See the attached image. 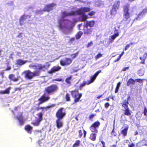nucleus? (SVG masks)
Returning <instances> with one entry per match:
<instances>
[{"mask_svg": "<svg viewBox=\"0 0 147 147\" xmlns=\"http://www.w3.org/2000/svg\"><path fill=\"white\" fill-rule=\"evenodd\" d=\"M58 89L57 85L55 84L46 87L45 89V92L38 100L39 101L38 104H41L49 100L50 97L48 95L54 93L57 91Z\"/></svg>", "mask_w": 147, "mask_h": 147, "instance_id": "nucleus-1", "label": "nucleus"}, {"mask_svg": "<svg viewBox=\"0 0 147 147\" xmlns=\"http://www.w3.org/2000/svg\"><path fill=\"white\" fill-rule=\"evenodd\" d=\"M90 10V8L87 7H82L75 11H72L69 12L64 11L62 12L61 15L63 17L70 16L82 15L86 12H87Z\"/></svg>", "mask_w": 147, "mask_h": 147, "instance_id": "nucleus-2", "label": "nucleus"}, {"mask_svg": "<svg viewBox=\"0 0 147 147\" xmlns=\"http://www.w3.org/2000/svg\"><path fill=\"white\" fill-rule=\"evenodd\" d=\"M130 5L129 4L127 3L126 5L123 6V20L124 22H126L128 20L129 22L126 23V24L129 23L131 19H130V13L129 11Z\"/></svg>", "mask_w": 147, "mask_h": 147, "instance_id": "nucleus-3", "label": "nucleus"}, {"mask_svg": "<svg viewBox=\"0 0 147 147\" xmlns=\"http://www.w3.org/2000/svg\"><path fill=\"white\" fill-rule=\"evenodd\" d=\"M101 70H99L96 72L93 75L90 77V80L87 82L85 81H84L79 86L80 89H81L82 87H83L86 85H89L90 84L93 83L96 80L97 77L99 74L101 73Z\"/></svg>", "mask_w": 147, "mask_h": 147, "instance_id": "nucleus-4", "label": "nucleus"}, {"mask_svg": "<svg viewBox=\"0 0 147 147\" xmlns=\"http://www.w3.org/2000/svg\"><path fill=\"white\" fill-rule=\"evenodd\" d=\"M25 77L27 79L30 80L34 77L38 76L40 73L39 71H36L32 72L28 70L24 71Z\"/></svg>", "mask_w": 147, "mask_h": 147, "instance_id": "nucleus-5", "label": "nucleus"}, {"mask_svg": "<svg viewBox=\"0 0 147 147\" xmlns=\"http://www.w3.org/2000/svg\"><path fill=\"white\" fill-rule=\"evenodd\" d=\"M70 93L71 95L74 98V102L76 103L79 102L82 96V93L78 94V90L77 89L71 90V91Z\"/></svg>", "mask_w": 147, "mask_h": 147, "instance_id": "nucleus-6", "label": "nucleus"}, {"mask_svg": "<svg viewBox=\"0 0 147 147\" xmlns=\"http://www.w3.org/2000/svg\"><path fill=\"white\" fill-rule=\"evenodd\" d=\"M100 124V122L98 121L94 122L90 127V130L92 133H97L98 132V129Z\"/></svg>", "mask_w": 147, "mask_h": 147, "instance_id": "nucleus-7", "label": "nucleus"}, {"mask_svg": "<svg viewBox=\"0 0 147 147\" xmlns=\"http://www.w3.org/2000/svg\"><path fill=\"white\" fill-rule=\"evenodd\" d=\"M120 5V1L119 0L115 1L112 6L110 10L111 14L115 15L116 13L117 10L119 9Z\"/></svg>", "mask_w": 147, "mask_h": 147, "instance_id": "nucleus-8", "label": "nucleus"}, {"mask_svg": "<svg viewBox=\"0 0 147 147\" xmlns=\"http://www.w3.org/2000/svg\"><path fill=\"white\" fill-rule=\"evenodd\" d=\"M29 67L31 68L34 67V68L36 69V71H39L40 73L42 71H45L46 68L45 65L38 64L36 65L35 64L32 63L29 65Z\"/></svg>", "mask_w": 147, "mask_h": 147, "instance_id": "nucleus-9", "label": "nucleus"}, {"mask_svg": "<svg viewBox=\"0 0 147 147\" xmlns=\"http://www.w3.org/2000/svg\"><path fill=\"white\" fill-rule=\"evenodd\" d=\"M43 112H40L36 114L38 118L35 121L32 123V124L35 126H38L40 122L43 119V116L44 115Z\"/></svg>", "mask_w": 147, "mask_h": 147, "instance_id": "nucleus-10", "label": "nucleus"}, {"mask_svg": "<svg viewBox=\"0 0 147 147\" xmlns=\"http://www.w3.org/2000/svg\"><path fill=\"white\" fill-rule=\"evenodd\" d=\"M63 108L61 107L57 110L55 114L57 119H62L65 116L66 112L63 111Z\"/></svg>", "mask_w": 147, "mask_h": 147, "instance_id": "nucleus-11", "label": "nucleus"}, {"mask_svg": "<svg viewBox=\"0 0 147 147\" xmlns=\"http://www.w3.org/2000/svg\"><path fill=\"white\" fill-rule=\"evenodd\" d=\"M127 104L125 103L123 105H121L123 107L125 110H124L123 114L121 115V116L124 115H125L128 116H130L131 115V112L130 110L128 107Z\"/></svg>", "mask_w": 147, "mask_h": 147, "instance_id": "nucleus-12", "label": "nucleus"}, {"mask_svg": "<svg viewBox=\"0 0 147 147\" xmlns=\"http://www.w3.org/2000/svg\"><path fill=\"white\" fill-rule=\"evenodd\" d=\"M72 59L69 58L65 57L64 59H61L60 61L61 65L62 66H66L70 65L72 62Z\"/></svg>", "mask_w": 147, "mask_h": 147, "instance_id": "nucleus-13", "label": "nucleus"}, {"mask_svg": "<svg viewBox=\"0 0 147 147\" xmlns=\"http://www.w3.org/2000/svg\"><path fill=\"white\" fill-rule=\"evenodd\" d=\"M56 5V4L54 3L47 4L45 6L43 10L44 11L49 12L53 10Z\"/></svg>", "mask_w": 147, "mask_h": 147, "instance_id": "nucleus-14", "label": "nucleus"}, {"mask_svg": "<svg viewBox=\"0 0 147 147\" xmlns=\"http://www.w3.org/2000/svg\"><path fill=\"white\" fill-rule=\"evenodd\" d=\"M55 106V104H52L51 105H48L46 107H37L36 109V110L37 111H39L40 109H42V112L45 111H47L48 109H49V108L54 107Z\"/></svg>", "mask_w": 147, "mask_h": 147, "instance_id": "nucleus-15", "label": "nucleus"}, {"mask_svg": "<svg viewBox=\"0 0 147 147\" xmlns=\"http://www.w3.org/2000/svg\"><path fill=\"white\" fill-rule=\"evenodd\" d=\"M93 30V29L88 27L84 25L83 31L84 34H91Z\"/></svg>", "mask_w": 147, "mask_h": 147, "instance_id": "nucleus-16", "label": "nucleus"}, {"mask_svg": "<svg viewBox=\"0 0 147 147\" xmlns=\"http://www.w3.org/2000/svg\"><path fill=\"white\" fill-rule=\"evenodd\" d=\"M61 67L59 66H54L48 72L50 74L53 73L55 71H59L61 69Z\"/></svg>", "mask_w": 147, "mask_h": 147, "instance_id": "nucleus-17", "label": "nucleus"}, {"mask_svg": "<svg viewBox=\"0 0 147 147\" xmlns=\"http://www.w3.org/2000/svg\"><path fill=\"white\" fill-rule=\"evenodd\" d=\"M62 119H57L56 121V124L57 128L59 129L61 127L63 126V121Z\"/></svg>", "mask_w": 147, "mask_h": 147, "instance_id": "nucleus-18", "label": "nucleus"}, {"mask_svg": "<svg viewBox=\"0 0 147 147\" xmlns=\"http://www.w3.org/2000/svg\"><path fill=\"white\" fill-rule=\"evenodd\" d=\"M29 16L28 15H26L24 14L22 15L20 17L19 19V23L21 25H22L24 24V21L26 19V17Z\"/></svg>", "mask_w": 147, "mask_h": 147, "instance_id": "nucleus-19", "label": "nucleus"}, {"mask_svg": "<svg viewBox=\"0 0 147 147\" xmlns=\"http://www.w3.org/2000/svg\"><path fill=\"white\" fill-rule=\"evenodd\" d=\"M28 62V61L27 60L24 61L22 59H19L16 60V64L17 65L21 66L24 64Z\"/></svg>", "mask_w": 147, "mask_h": 147, "instance_id": "nucleus-20", "label": "nucleus"}, {"mask_svg": "<svg viewBox=\"0 0 147 147\" xmlns=\"http://www.w3.org/2000/svg\"><path fill=\"white\" fill-rule=\"evenodd\" d=\"M128 128V127H126L121 131V134L122 135L123 137H125L127 136Z\"/></svg>", "mask_w": 147, "mask_h": 147, "instance_id": "nucleus-21", "label": "nucleus"}, {"mask_svg": "<svg viewBox=\"0 0 147 147\" xmlns=\"http://www.w3.org/2000/svg\"><path fill=\"white\" fill-rule=\"evenodd\" d=\"M9 78L11 81L17 82L18 81L19 77L15 78V75L13 74H10L8 76Z\"/></svg>", "mask_w": 147, "mask_h": 147, "instance_id": "nucleus-22", "label": "nucleus"}, {"mask_svg": "<svg viewBox=\"0 0 147 147\" xmlns=\"http://www.w3.org/2000/svg\"><path fill=\"white\" fill-rule=\"evenodd\" d=\"M95 23L94 21V20H91L90 21H87L86 22V24L84 26L88 27V26L91 28L93 27Z\"/></svg>", "mask_w": 147, "mask_h": 147, "instance_id": "nucleus-23", "label": "nucleus"}, {"mask_svg": "<svg viewBox=\"0 0 147 147\" xmlns=\"http://www.w3.org/2000/svg\"><path fill=\"white\" fill-rule=\"evenodd\" d=\"M135 81L132 78H129L127 81V86H129L135 84Z\"/></svg>", "mask_w": 147, "mask_h": 147, "instance_id": "nucleus-24", "label": "nucleus"}, {"mask_svg": "<svg viewBox=\"0 0 147 147\" xmlns=\"http://www.w3.org/2000/svg\"><path fill=\"white\" fill-rule=\"evenodd\" d=\"M68 22H64L63 23V25H62V24H60L59 25V27L61 29H66L68 30L69 29V28L68 26Z\"/></svg>", "mask_w": 147, "mask_h": 147, "instance_id": "nucleus-25", "label": "nucleus"}, {"mask_svg": "<svg viewBox=\"0 0 147 147\" xmlns=\"http://www.w3.org/2000/svg\"><path fill=\"white\" fill-rule=\"evenodd\" d=\"M25 130L30 134H31L32 130V127L29 125H27L24 127Z\"/></svg>", "mask_w": 147, "mask_h": 147, "instance_id": "nucleus-26", "label": "nucleus"}, {"mask_svg": "<svg viewBox=\"0 0 147 147\" xmlns=\"http://www.w3.org/2000/svg\"><path fill=\"white\" fill-rule=\"evenodd\" d=\"M96 134L94 133H91L89 139L92 141H95L96 137Z\"/></svg>", "mask_w": 147, "mask_h": 147, "instance_id": "nucleus-27", "label": "nucleus"}, {"mask_svg": "<svg viewBox=\"0 0 147 147\" xmlns=\"http://www.w3.org/2000/svg\"><path fill=\"white\" fill-rule=\"evenodd\" d=\"M17 118L19 120L20 124L21 125H22L24 123V120H23L22 115H21L17 117Z\"/></svg>", "mask_w": 147, "mask_h": 147, "instance_id": "nucleus-28", "label": "nucleus"}, {"mask_svg": "<svg viewBox=\"0 0 147 147\" xmlns=\"http://www.w3.org/2000/svg\"><path fill=\"white\" fill-rule=\"evenodd\" d=\"M145 71L142 69H139L137 72L138 74L140 76H143L144 74Z\"/></svg>", "mask_w": 147, "mask_h": 147, "instance_id": "nucleus-29", "label": "nucleus"}, {"mask_svg": "<svg viewBox=\"0 0 147 147\" xmlns=\"http://www.w3.org/2000/svg\"><path fill=\"white\" fill-rule=\"evenodd\" d=\"M10 88H7L5 90H1L0 91V94H8L10 92L9 90H10Z\"/></svg>", "mask_w": 147, "mask_h": 147, "instance_id": "nucleus-30", "label": "nucleus"}, {"mask_svg": "<svg viewBox=\"0 0 147 147\" xmlns=\"http://www.w3.org/2000/svg\"><path fill=\"white\" fill-rule=\"evenodd\" d=\"M83 32L79 31L77 33L76 35V38L77 39H79L81 37V36L83 34Z\"/></svg>", "mask_w": 147, "mask_h": 147, "instance_id": "nucleus-31", "label": "nucleus"}, {"mask_svg": "<svg viewBox=\"0 0 147 147\" xmlns=\"http://www.w3.org/2000/svg\"><path fill=\"white\" fill-rule=\"evenodd\" d=\"M144 57V58L142 57H140V59L141 61L139 63L140 64H142L143 65L145 64V61L146 58L145 57Z\"/></svg>", "mask_w": 147, "mask_h": 147, "instance_id": "nucleus-32", "label": "nucleus"}, {"mask_svg": "<svg viewBox=\"0 0 147 147\" xmlns=\"http://www.w3.org/2000/svg\"><path fill=\"white\" fill-rule=\"evenodd\" d=\"M119 33L118 32L117 33L114 34L113 35H112L111 36V41H113L114 40H115V38L119 36Z\"/></svg>", "mask_w": 147, "mask_h": 147, "instance_id": "nucleus-33", "label": "nucleus"}, {"mask_svg": "<svg viewBox=\"0 0 147 147\" xmlns=\"http://www.w3.org/2000/svg\"><path fill=\"white\" fill-rule=\"evenodd\" d=\"M130 98V95H129L127 96V99L125 100L123 102L121 103V105H123L125 103L127 104V105H128L129 104L128 100Z\"/></svg>", "mask_w": 147, "mask_h": 147, "instance_id": "nucleus-34", "label": "nucleus"}, {"mask_svg": "<svg viewBox=\"0 0 147 147\" xmlns=\"http://www.w3.org/2000/svg\"><path fill=\"white\" fill-rule=\"evenodd\" d=\"M121 84V83L120 82H119L117 83L115 91V93H116L118 92Z\"/></svg>", "mask_w": 147, "mask_h": 147, "instance_id": "nucleus-35", "label": "nucleus"}, {"mask_svg": "<svg viewBox=\"0 0 147 147\" xmlns=\"http://www.w3.org/2000/svg\"><path fill=\"white\" fill-rule=\"evenodd\" d=\"M72 77V76L71 75L69 77L66 78L65 80V81L67 83L69 84H71L70 80H71Z\"/></svg>", "mask_w": 147, "mask_h": 147, "instance_id": "nucleus-36", "label": "nucleus"}, {"mask_svg": "<svg viewBox=\"0 0 147 147\" xmlns=\"http://www.w3.org/2000/svg\"><path fill=\"white\" fill-rule=\"evenodd\" d=\"M85 13H84L83 14L81 15H82V16L81 18V21L82 22H85L86 19L88 18V16L86 15H84Z\"/></svg>", "mask_w": 147, "mask_h": 147, "instance_id": "nucleus-37", "label": "nucleus"}, {"mask_svg": "<svg viewBox=\"0 0 147 147\" xmlns=\"http://www.w3.org/2000/svg\"><path fill=\"white\" fill-rule=\"evenodd\" d=\"M80 143V140H76L73 144L72 147H77L79 146Z\"/></svg>", "mask_w": 147, "mask_h": 147, "instance_id": "nucleus-38", "label": "nucleus"}, {"mask_svg": "<svg viewBox=\"0 0 147 147\" xmlns=\"http://www.w3.org/2000/svg\"><path fill=\"white\" fill-rule=\"evenodd\" d=\"M65 98L66 101H69L70 100V94L68 93H66L65 96Z\"/></svg>", "mask_w": 147, "mask_h": 147, "instance_id": "nucleus-39", "label": "nucleus"}, {"mask_svg": "<svg viewBox=\"0 0 147 147\" xmlns=\"http://www.w3.org/2000/svg\"><path fill=\"white\" fill-rule=\"evenodd\" d=\"M79 53V51H78L75 53L71 54V56L72 59H73L76 58L78 55Z\"/></svg>", "mask_w": 147, "mask_h": 147, "instance_id": "nucleus-40", "label": "nucleus"}, {"mask_svg": "<svg viewBox=\"0 0 147 147\" xmlns=\"http://www.w3.org/2000/svg\"><path fill=\"white\" fill-rule=\"evenodd\" d=\"M111 135L114 137L116 136L117 135V133L115 131V126H113V129L111 132Z\"/></svg>", "mask_w": 147, "mask_h": 147, "instance_id": "nucleus-41", "label": "nucleus"}, {"mask_svg": "<svg viewBox=\"0 0 147 147\" xmlns=\"http://www.w3.org/2000/svg\"><path fill=\"white\" fill-rule=\"evenodd\" d=\"M134 44V43L133 42H131L129 44L127 45L124 48V50L126 51L130 47V45H133Z\"/></svg>", "mask_w": 147, "mask_h": 147, "instance_id": "nucleus-42", "label": "nucleus"}, {"mask_svg": "<svg viewBox=\"0 0 147 147\" xmlns=\"http://www.w3.org/2000/svg\"><path fill=\"white\" fill-rule=\"evenodd\" d=\"M43 11H44L43 10V9L37 10L35 11V13L36 14H42L43 13Z\"/></svg>", "mask_w": 147, "mask_h": 147, "instance_id": "nucleus-43", "label": "nucleus"}, {"mask_svg": "<svg viewBox=\"0 0 147 147\" xmlns=\"http://www.w3.org/2000/svg\"><path fill=\"white\" fill-rule=\"evenodd\" d=\"M96 115V114H92L90 115L89 117V120L91 121H93V117Z\"/></svg>", "mask_w": 147, "mask_h": 147, "instance_id": "nucleus-44", "label": "nucleus"}, {"mask_svg": "<svg viewBox=\"0 0 147 147\" xmlns=\"http://www.w3.org/2000/svg\"><path fill=\"white\" fill-rule=\"evenodd\" d=\"M144 79H141L140 78L136 79L135 80V82L136 81L138 82H139L140 83H142L143 82V80H144Z\"/></svg>", "mask_w": 147, "mask_h": 147, "instance_id": "nucleus-45", "label": "nucleus"}, {"mask_svg": "<svg viewBox=\"0 0 147 147\" xmlns=\"http://www.w3.org/2000/svg\"><path fill=\"white\" fill-rule=\"evenodd\" d=\"M95 13V12L94 11H92L89 12L88 14L90 16H92L94 15Z\"/></svg>", "mask_w": 147, "mask_h": 147, "instance_id": "nucleus-46", "label": "nucleus"}, {"mask_svg": "<svg viewBox=\"0 0 147 147\" xmlns=\"http://www.w3.org/2000/svg\"><path fill=\"white\" fill-rule=\"evenodd\" d=\"M102 56V55L100 53H98V54H97L96 56L95 57V58L96 59H98L101 57Z\"/></svg>", "mask_w": 147, "mask_h": 147, "instance_id": "nucleus-47", "label": "nucleus"}, {"mask_svg": "<svg viewBox=\"0 0 147 147\" xmlns=\"http://www.w3.org/2000/svg\"><path fill=\"white\" fill-rule=\"evenodd\" d=\"M143 113L145 116H147V109L146 107H144Z\"/></svg>", "mask_w": 147, "mask_h": 147, "instance_id": "nucleus-48", "label": "nucleus"}, {"mask_svg": "<svg viewBox=\"0 0 147 147\" xmlns=\"http://www.w3.org/2000/svg\"><path fill=\"white\" fill-rule=\"evenodd\" d=\"M93 44V42L92 41H91L90 42H89L87 45L86 46V47L87 48H88L90 47H91Z\"/></svg>", "mask_w": 147, "mask_h": 147, "instance_id": "nucleus-49", "label": "nucleus"}, {"mask_svg": "<svg viewBox=\"0 0 147 147\" xmlns=\"http://www.w3.org/2000/svg\"><path fill=\"white\" fill-rule=\"evenodd\" d=\"M63 81V79L61 78H56L53 80V81Z\"/></svg>", "mask_w": 147, "mask_h": 147, "instance_id": "nucleus-50", "label": "nucleus"}, {"mask_svg": "<svg viewBox=\"0 0 147 147\" xmlns=\"http://www.w3.org/2000/svg\"><path fill=\"white\" fill-rule=\"evenodd\" d=\"M129 69V67H127L123 68L121 70V71H125L127 70H128Z\"/></svg>", "mask_w": 147, "mask_h": 147, "instance_id": "nucleus-51", "label": "nucleus"}, {"mask_svg": "<svg viewBox=\"0 0 147 147\" xmlns=\"http://www.w3.org/2000/svg\"><path fill=\"white\" fill-rule=\"evenodd\" d=\"M79 137L80 138H81L83 135V134L82 132V130H79L78 131Z\"/></svg>", "mask_w": 147, "mask_h": 147, "instance_id": "nucleus-52", "label": "nucleus"}, {"mask_svg": "<svg viewBox=\"0 0 147 147\" xmlns=\"http://www.w3.org/2000/svg\"><path fill=\"white\" fill-rule=\"evenodd\" d=\"M110 104L108 102L105 103L104 104L105 107L106 109L108 108Z\"/></svg>", "mask_w": 147, "mask_h": 147, "instance_id": "nucleus-53", "label": "nucleus"}, {"mask_svg": "<svg viewBox=\"0 0 147 147\" xmlns=\"http://www.w3.org/2000/svg\"><path fill=\"white\" fill-rule=\"evenodd\" d=\"M142 143V142H139L138 143H137V146H138V147H141V146H143L144 145H145V144H141Z\"/></svg>", "mask_w": 147, "mask_h": 147, "instance_id": "nucleus-54", "label": "nucleus"}, {"mask_svg": "<svg viewBox=\"0 0 147 147\" xmlns=\"http://www.w3.org/2000/svg\"><path fill=\"white\" fill-rule=\"evenodd\" d=\"M22 33H20L17 36V37L21 38L22 37Z\"/></svg>", "mask_w": 147, "mask_h": 147, "instance_id": "nucleus-55", "label": "nucleus"}, {"mask_svg": "<svg viewBox=\"0 0 147 147\" xmlns=\"http://www.w3.org/2000/svg\"><path fill=\"white\" fill-rule=\"evenodd\" d=\"M83 132H84V134L83 137L84 138H85L86 136V135L87 132H86V131L84 129H83Z\"/></svg>", "mask_w": 147, "mask_h": 147, "instance_id": "nucleus-56", "label": "nucleus"}, {"mask_svg": "<svg viewBox=\"0 0 147 147\" xmlns=\"http://www.w3.org/2000/svg\"><path fill=\"white\" fill-rule=\"evenodd\" d=\"M4 74V72L3 71H2L0 72V75L1 76L2 78H3L4 77V76H3Z\"/></svg>", "mask_w": 147, "mask_h": 147, "instance_id": "nucleus-57", "label": "nucleus"}, {"mask_svg": "<svg viewBox=\"0 0 147 147\" xmlns=\"http://www.w3.org/2000/svg\"><path fill=\"white\" fill-rule=\"evenodd\" d=\"M124 53V52L123 51L121 53L120 55L119 56L120 58L123 55Z\"/></svg>", "mask_w": 147, "mask_h": 147, "instance_id": "nucleus-58", "label": "nucleus"}, {"mask_svg": "<svg viewBox=\"0 0 147 147\" xmlns=\"http://www.w3.org/2000/svg\"><path fill=\"white\" fill-rule=\"evenodd\" d=\"M135 145L133 143L129 145V147H133Z\"/></svg>", "mask_w": 147, "mask_h": 147, "instance_id": "nucleus-59", "label": "nucleus"}, {"mask_svg": "<svg viewBox=\"0 0 147 147\" xmlns=\"http://www.w3.org/2000/svg\"><path fill=\"white\" fill-rule=\"evenodd\" d=\"M103 95V94H101V95H99L98 96H97V97H96V98L97 99H100V98H101V97H102V96Z\"/></svg>", "mask_w": 147, "mask_h": 147, "instance_id": "nucleus-60", "label": "nucleus"}, {"mask_svg": "<svg viewBox=\"0 0 147 147\" xmlns=\"http://www.w3.org/2000/svg\"><path fill=\"white\" fill-rule=\"evenodd\" d=\"M103 100H106V101H109L110 100L109 97H107V98H105Z\"/></svg>", "mask_w": 147, "mask_h": 147, "instance_id": "nucleus-61", "label": "nucleus"}, {"mask_svg": "<svg viewBox=\"0 0 147 147\" xmlns=\"http://www.w3.org/2000/svg\"><path fill=\"white\" fill-rule=\"evenodd\" d=\"M121 58H120L119 57L115 59L114 61V62H116L117 61H118Z\"/></svg>", "mask_w": 147, "mask_h": 147, "instance_id": "nucleus-62", "label": "nucleus"}, {"mask_svg": "<svg viewBox=\"0 0 147 147\" xmlns=\"http://www.w3.org/2000/svg\"><path fill=\"white\" fill-rule=\"evenodd\" d=\"M74 40L75 38H71L70 39L69 41H70L71 42H72L74 41Z\"/></svg>", "mask_w": 147, "mask_h": 147, "instance_id": "nucleus-63", "label": "nucleus"}, {"mask_svg": "<svg viewBox=\"0 0 147 147\" xmlns=\"http://www.w3.org/2000/svg\"><path fill=\"white\" fill-rule=\"evenodd\" d=\"M11 69V67H7L6 69H5V70L7 71Z\"/></svg>", "mask_w": 147, "mask_h": 147, "instance_id": "nucleus-64", "label": "nucleus"}]
</instances>
